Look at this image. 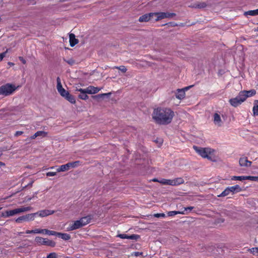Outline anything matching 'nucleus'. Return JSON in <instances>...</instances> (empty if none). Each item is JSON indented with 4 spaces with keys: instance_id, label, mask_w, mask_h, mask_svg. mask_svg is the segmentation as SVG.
Here are the masks:
<instances>
[{
    "instance_id": "f257e3e1",
    "label": "nucleus",
    "mask_w": 258,
    "mask_h": 258,
    "mask_svg": "<svg viewBox=\"0 0 258 258\" xmlns=\"http://www.w3.org/2000/svg\"><path fill=\"white\" fill-rule=\"evenodd\" d=\"M174 116V111L168 107H157L154 109L152 114V118L155 122L160 125L169 124L171 122Z\"/></svg>"
},
{
    "instance_id": "f03ea898",
    "label": "nucleus",
    "mask_w": 258,
    "mask_h": 258,
    "mask_svg": "<svg viewBox=\"0 0 258 258\" xmlns=\"http://www.w3.org/2000/svg\"><path fill=\"white\" fill-rule=\"evenodd\" d=\"M195 151L203 158H206L210 161H214L215 158V150L211 148H203L194 146Z\"/></svg>"
},
{
    "instance_id": "7ed1b4c3",
    "label": "nucleus",
    "mask_w": 258,
    "mask_h": 258,
    "mask_svg": "<svg viewBox=\"0 0 258 258\" xmlns=\"http://www.w3.org/2000/svg\"><path fill=\"white\" fill-rule=\"evenodd\" d=\"M32 208L30 206L28 207H21L19 208L15 209L12 210H7L5 212H3L1 214V217L4 218H7L11 216H13L15 215L20 214L21 213L25 212L31 210Z\"/></svg>"
},
{
    "instance_id": "20e7f679",
    "label": "nucleus",
    "mask_w": 258,
    "mask_h": 258,
    "mask_svg": "<svg viewBox=\"0 0 258 258\" xmlns=\"http://www.w3.org/2000/svg\"><path fill=\"white\" fill-rule=\"evenodd\" d=\"M17 89L13 84L7 83L0 87V95L8 96L12 95Z\"/></svg>"
},
{
    "instance_id": "39448f33",
    "label": "nucleus",
    "mask_w": 258,
    "mask_h": 258,
    "mask_svg": "<svg viewBox=\"0 0 258 258\" xmlns=\"http://www.w3.org/2000/svg\"><path fill=\"white\" fill-rule=\"evenodd\" d=\"M154 20L158 21L165 18H170L176 16V14L169 12H156L153 13Z\"/></svg>"
},
{
    "instance_id": "423d86ee",
    "label": "nucleus",
    "mask_w": 258,
    "mask_h": 258,
    "mask_svg": "<svg viewBox=\"0 0 258 258\" xmlns=\"http://www.w3.org/2000/svg\"><path fill=\"white\" fill-rule=\"evenodd\" d=\"M35 241L39 245H46L52 247H54L56 244L55 242L51 240L39 236H37L35 237Z\"/></svg>"
},
{
    "instance_id": "0eeeda50",
    "label": "nucleus",
    "mask_w": 258,
    "mask_h": 258,
    "mask_svg": "<svg viewBox=\"0 0 258 258\" xmlns=\"http://www.w3.org/2000/svg\"><path fill=\"white\" fill-rule=\"evenodd\" d=\"M244 101H245V99L243 97V95L241 94V91L238 93V95L236 97L231 98L229 100L230 104L234 107H236L240 105Z\"/></svg>"
},
{
    "instance_id": "6e6552de",
    "label": "nucleus",
    "mask_w": 258,
    "mask_h": 258,
    "mask_svg": "<svg viewBox=\"0 0 258 258\" xmlns=\"http://www.w3.org/2000/svg\"><path fill=\"white\" fill-rule=\"evenodd\" d=\"M36 217V214H28L18 217L15 219V222L17 223H22L23 222H28L33 221Z\"/></svg>"
},
{
    "instance_id": "1a4fd4ad",
    "label": "nucleus",
    "mask_w": 258,
    "mask_h": 258,
    "mask_svg": "<svg viewBox=\"0 0 258 258\" xmlns=\"http://www.w3.org/2000/svg\"><path fill=\"white\" fill-rule=\"evenodd\" d=\"M57 85L56 88L58 92L60 95L63 97H65L69 92L66 91L62 86L61 84V81L59 77H57L56 79Z\"/></svg>"
},
{
    "instance_id": "9d476101",
    "label": "nucleus",
    "mask_w": 258,
    "mask_h": 258,
    "mask_svg": "<svg viewBox=\"0 0 258 258\" xmlns=\"http://www.w3.org/2000/svg\"><path fill=\"white\" fill-rule=\"evenodd\" d=\"M154 20L153 13H150L149 14H146L141 16L139 19V22H148L150 20Z\"/></svg>"
},
{
    "instance_id": "9b49d317",
    "label": "nucleus",
    "mask_w": 258,
    "mask_h": 258,
    "mask_svg": "<svg viewBox=\"0 0 258 258\" xmlns=\"http://www.w3.org/2000/svg\"><path fill=\"white\" fill-rule=\"evenodd\" d=\"M53 213H54V211L46 209L40 210L37 212L34 213V214H36V216L38 215L40 217H46L49 215H51Z\"/></svg>"
},
{
    "instance_id": "f8f14e48",
    "label": "nucleus",
    "mask_w": 258,
    "mask_h": 258,
    "mask_svg": "<svg viewBox=\"0 0 258 258\" xmlns=\"http://www.w3.org/2000/svg\"><path fill=\"white\" fill-rule=\"evenodd\" d=\"M82 225L83 224H81L79 220L75 221L72 224L70 225V226L67 228V231H73L79 229L82 227Z\"/></svg>"
},
{
    "instance_id": "ddd939ff",
    "label": "nucleus",
    "mask_w": 258,
    "mask_h": 258,
    "mask_svg": "<svg viewBox=\"0 0 258 258\" xmlns=\"http://www.w3.org/2000/svg\"><path fill=\"white\" fill-rule=\"evenodd\" d=\"M117 237L121 239H128L132 240H137L140 238V236L137 234H132L131 235H128L126 234H119L117 236Z\"/></svg>"
},
{
    "instance_id": "4468645a",
    "label": "nucleus",
    "mask_w": 258,
    "mask_h": 258,
    "mask_svg": "<svg viewBox=\"0 0 258 258\" xmlns=\"http://www.w3.org/2000/svg\"><path fill=\"white\" fill-rule=\"evenodd\" d=\"M239 163L240 166L250 167L252 162L247 159L246 157H241L239 160Z\"/></svg>"
},
{
    "instance_id": "2eb2a0df",
    "label": "nucleus",
    "mask_w": 258,
    "mask_h": 258,
    "mask_svg": "<svg viewBox=\"0 0 258 258\" xmlns=\"http://www.w3.org/2000/svg\"><path fill=\"white\" fill-rule=\"evenodd\" d=\"M241 92L242 95H243L245 101L248 97L253 96L256 94V91L254 89H252L249 91H241Z\"/></svg>"
},
{
    "instance_id": "dca6fc26",
    "label": "nucleus",
    "mask_w": 258,
    "mask_h": 258,
    "mask_svg": "<svg viewBox=\"0 0 258 258\" xmlns=\"http://www.w3.org/2000/svg\"><path fill=\"white\" fill-rule=\"evenodd\" d=\"M191 87V86L185 87L184 89H178L177 92L176 94V97L180 100L183 99L185 94L184 90H187L188 89Z\"/></svg>"
},
{
    "instance_id": "f3484780",
    "label": "nucleus",
    "mask_w": 258,
    "mask_h": 258,
    "mask_svg": "<svg viewBox=\"0 0 258 258\" xmlns=\"http://www.w3.org/2000/svg\"><path fill=\"white\" fill-rule=\"evenodd\" d=\"M79 91L81 94L79 95V98L82 100H87L88 98V96L87 95V92L86 89H79L76 90Z\"/></svg>"
},
{
    "instance_id": "a211bd4d",
    "label": "nucleus",
    "mask_w": 258,
    "mask_h": 258,
    "mask_svg": "<svg viewBox=\"0 0 258 258\" xmlns=\"http://www.w3.org/2000/svg\"><path fill=\"white\" fill-rule=\"evenodd\" d=\"M86 90L88 94H92L97 93L100 90V89L98 87L90 86Z\"/></svg>"
},
{
    "instance_id": "6ab92c4d",
    "label": "nucleus",
    "mask_w": 258,
    "mask_h": 258,
    "mask_svg": "<svg viewBox=\"0 0 258 258\" xmlns=\"http://www.w3.org/2000/svg\"><path fill=\"white\" fill-rule=\"evenodd\" d=\"M214 122L216 125H217L218 126H221L222 125V120L221 119V117L219 114L217 113H215L214 114Z\"/></svg>"
},
{
    "instance_id": "aec40b11",
    "label": "nucleus",
    "mask_w": 258,
    "mask_h": 258,
    "mask_svg": "<svg viewBox=\"0 0 258 258\" xmlns=\"http://www.w3.org/2000/svg\"><path fill=\"white\" fill-rule=\"evenodd\" d=\"M79 40L76 38L75 34L71 33L70 34V44L71 47L74 46L78 43Z\"/></svg>"
},
{
    "instance_id": "412c9836",
    "label": "nucleus",
    "mask_w": 258,
    "mask_h": 258,
    "mask_svg": "<svg viewBox=\"0 0 258 258\" xmlns=\"http://www.w3.org/2000/svg\"><path fill=\"white\" fill-rule=\"evenodd\" d=\"M91 216H87L86 217H83L81 218L79 221H80V222L81 223V224L82 225V227L89 224L91 220Z\"/></svg>"
},
{
    "instance_id": "4be33fe9",
    "label": "nucleus",
    "mask_w": 258,
    "mask_h": 258,
    "mask_svg": "<svg viewBox=\"0 0 258 258\" xmlns=\"http://www.w3.org/2000/svg\"><path fill=\"white\" fill-rule=\"evenodd\" d=\"M70 164L69 163L62 165L59 166L58 168L56 169L57 172H64L66 171H68L70 169Z\"/></svg>"
},
{
    "instance_id": "5701e85b",
    "label": "nucleus",
    "mask_w": 258,
    "mask_h": 258,
    "mask_svg": "<svg viewBox=\"0 0 258 258\" xmlns=\"http://www.w3.org/2000/svg\"><path fill=\"white\" fill-rule=\"evenodd\" d=\"M230 191L232 194L234 193H237L241 191V188L238 185H235L234 186L229 187Z\"/></svg>"
},
{
    "instance_id": "b1692460",
    "label": "nucleus",
    "mask_w": 258,
    "mask_h": 258,
    "mask_svg": "<svg viewBox=\"0 0 258 258\" xmlns=\"http://www.w3.org/2000/svg\"><path fill=\"white\" fill-rule=\"evenodd\" d=\"M173 186H177L183 184L184 182V179L181 177H177L172 179Z\"/></svg>"
},
{
    "instance_id": "393cba45",
    "label": "nucleus",
    "mask_w": 258,
    "mask_h": 258,
    "mask_svg": "<svg viewBox=\"0 0 258 258\" xmlns=\"http://www.w3.org/2000/svg\"><path fill=\"white\" fill-rule=\"evenodd\" d=\"M252 112L254 116L258 115V100L254 101Z\"/></svg>"
},
{
    "instance_id": "a878e982",
    "label": "nucleus",
    "mask_w": 258,
    "mask_h": 258,
    "mask_svg": "<svg viewBox=\"0 0 258 258\" xmlns=\"http://www.w3.org/2000/svg\"><path fill=\"white\" fill-rule=\"evenodd\" d=\"M64 98L72 104H75L76 103L75 98L73 95L70 94V93H68Z\"/></svg>"
},
{
    "instance_id": "bb28decb",
    "label": "nucleus",
    "mask_w": 258,
    "mask_h": 258,
    "mask_svg": "<svg viewBox=\"0 0 258 258\" xmlns=\"http://www.w3.org/2000/svg\"><path fill=\"white\" fill-rule=\"evenodd\" d=\"M207 4L205 2H201L197 4H195L192 7L195 8H199V9H202V8H205L207 7Z\"/></svg>"
},
{
    "instance_id": "cd10ccee",
    "label": "nucleus",
    "mask_w": 258,
    "mask_h": 258,
    "mask_svg": "<svg viewBox=\"0 0 258 258\" xmlns=\"http://www.w3.org/2000/svg\"><path fill=\"white\" fill-rule=\"evenodd\" d=\"M58 236L64 240H69L71 238V236L68 233H61L59 232Z\"/></svg>"
},
{
    "instance_id": "c85d7f7f",
    "label": "nucleus",
    "mask_w": 258,
    "mask_h": 258,
    "mask_svg": "<svg viewBox=\"0 0 258 258\" xmlns=\"http://www.w3.org/2000/svg\"><path fill=\"white\" fill-rule=\"evenodd\" d=\"M258 15V9L254 10H250L244 13V15L256 16Z\"/></svg>"
},
{
    "instance_id": "c756f323",
    "label": "nucleus",
    "mask_w": 258,
    "mask_h": 258,
    "mask_svg": "<svg viewBox=\"0 0 258 258\" xmlns=\"http://www.w3.org/2000/svg\"><path fill=\"white\" fill-rule=\"evenodd\" d=\"M168 216H174L177 214H185L184 211H169L167 213Z\"/></svg>"
},
{
    "instance_id": "7c9ffc66",
    "label": "nucleus",
    "mask_w": 258,
    "mask_h": 258,
    "mask_svg": "<svg viewBox=\"0 0 258 258\" xmlns=\"http://www.w3.org/2000/svg\"><path fill=\"white\" fill-rule=\"evenodd\" d=\"M230 191L229 187H227L218 196V197H225L230 194Z\"/></svg>"
},
{
    "instance_id": "2f4dec72",
    "label": "nucleus",
    "mask_w": 258,
    "mask_h": 258,
    "mask_svg": "<svg viewBox=\"0 0 258 258\" xmlns=\"http://www.w3.org/2000/svg\"><path fill=\"white\" fill-rule=\"evenodd\" d=\"M80 161H76L75 162H69L70 164V167L71 168H74L75 167H78L80 165Z\"/></svg>"
},
{
    "instance_id": "473e14b6",
    "label": "nucleus",
    "mask_w": 258,
    "mask_h": 258,
    "mask_svg": "<svg viewBox=\"0 0 258 258\" xmlns=\"http://www.w3.org/2000/svg\"><path fill=\"white\" fill-rule=\"evenodd\" d=\"M231 179L235 180L242 181V180H245V176H234L231 178Z\"/></svg>"
},
{
    "instance_id": "72a5a7b5",
    "label": "nucleus",
    "mask_w": 258,
    "mask_h": 258,
    "mask_svg": "<svg viewBox=\"0 0 258 258\" xmlns=\"http://www.w3.org/2000/svg\"><path fill=\"white\" fill-rule=\"evenodd\" d=\"M36 134H37V137L40 136L42 137H45L47 135V132H45L42 131H37L36 132Z\"/></svg>"
},
{
    "instance_id": "f704fd0d",
    "label": "nucleus",
    "mask_w": 258,
    "mask_h": 258,
    "mask_svg": "<svg viewBox=\"0 0 258 258\" xmlns=\"http://www.w3.org/2000/svg\"><path fill=\"white\" fill-rule=\"evenodd\" d=\"M248 179L251 181H258V176H245V180Z\"/></svg>"
},
{
    "instance_id": "c9c22d12",
    "label": "nucleus",
    "mask_w": 258,
    "mask_h": 258,
    "mask_svg": "<svg viewBox=\"0 0 258 258\" xmlns=\"http://www.w3.org/2000/svg\"><path fill=\"white\" fill-rule=\"evenodd\" d=\"M249 251L253 255H258V247H253L249 249Z\"/></svg>"
},
{
    "instance_id": "e433bc0d",
    "label": "nucleus",
    "mask_w": 258,
    "mask_h": 258,
    "mask_svg": "<svg viewBox=\"0 0 258 258\" xmlns=\"http://www.w3.org/2000/svg\"><path fill=\"white\" fill-rule=\"evenodd\" d=\"M115 68L120 71L122 73H125L127 71L126 68L124 66H121L119 67H115Z\"/></svg>"
},
{
    "instance_id": "4c0bfd02",
    "label": "nucleus",
    "mask_w": 258,
    "mask_h": 258,
    "mask_svg": "<svg viewBox=\"0 0 258 258\" xmlns=\"http://www.w3.org/2000/svg\"><path fill=\"white\" fill-rule=\"evenodd\" d=\"M47 234L49 235H54V236H57L58 235L59 232L54 231H51L47 229V231H46Z\"/></svg>"
},
{
    "instance_id": "58836bf2",
    "label": "nucleus",
    "mask_w": 258,
    "mask_h": 258,
    "mask_svg": "<svg viewBox=\"0 0 258 258\" xmlns=\"http://www.w3.org/2000/svg\"><path fill=\"white\" fill-rule=\"evenodd\" d=\"M46 258H57V254L55 252L50 253Z\"/></svg>"
},
{
    "instance_id": "ea45409f",
    "label": "nucleus",
    "mask_w": 258,
    "mask_h": 258,
    "mask_svg": "<svg viewBox=\"0 0 258 258\" xmlns=\"http://www.w3.org/2000/svg\"><path fill=\"white\" fill-rule=\"evenodd\" d=\"M184 210L183 211H184L185 214H187V211L188 210L189 211H191L194 209V207H187L186 208H183Z\"/></svg>"
},
{
    "instance_id": "a19ab883",
    "label": "nucleus",
    "mask_w": 258,
    "mask_h": 258,
    "mask_svg": "<svg viewBox=\"0 0 258 258\" xmlns=\"http://www.w3.org/2000/svg\"><path fill=\"white\" fill-rule=\"evenodd\" d=\"M106 95V94H98V95L93 96L92 97L94 99H99V98H100L103 96H104V95Z\"/></svg>"
},
{
    "instance_id": "79ce46f5",
    "label": "nucleus",
    "mask_w": 258,
    "mask_h": 258,
    "mask_svg": "<svg viewBox=\"0 0 258 258\" xmlns=\"http://www.w3.org/2000/svg\"><path fill=\"white\" fill-rule=\"evenodd\" d=\"M56 175V172H48L46 173L47 176H53Z\"/></svg>"
},
{
    "instance_id": "37998d69",
    "label": "nucleus",
    "mask_w": 258,
    "mask_h": 258,
    "mask_svg": "<svg viewBox=\"0 0 258 258\" xmlns=\"http://www.w3.org/2000/svg\"><path fill=\"white\" fill-rule=\"evenodd\" d=\"M154 216L157 218L165 217V215L164 213H157L154 215Z\"/></svg>"
},
{
    "instance_id": "c03bdc74",
    "label": "nucleus",
    "mask_w": 258,
    "mask_h": 258,
    "mask_svg": "<svg viewBox=\"0 0 258 258\" xmlns=\"http://www.w3.org/2000/svg\"><path fill=\"white\" fill-rule=\"evenodd\" d=\"M7 51L0 53V61H1L3 58L6 56Z\"/></svg>"
},
{
    "instance_id": "a18cd8bd",
    "label": "nucleus",
    "mask_w": 258,
    "mask_h": 258,
    "mask_svg": "<svg viewBox=\"0 0 258 258\" xmlns=\"http://www.w3.org/2000/svg\"><path fill=\"white\" fill-rule=\"evenodd\" d=\"M173 186L172 179H166V184Z\"/></svg>"
},
{
    "instance_id": "49530a36",
    "label": "nucleus",
    "mask_w": 258,
    "mask_h": 258,
    "mask_svg": "<svg viewBox=\"0 0 258 258\" xmlns=\"http://www.w3.org/2000/svg\"><path fill=\"white\" fill-rule=\"evenodd\" d=\"M166 179L162 178L159 180V182L163 185H165L166 184Z\"/></svg>"
},
{
    "instance_id": "de8ad7c7",
    "label": "nucleus",
    "mask_w": 258,
    "mask_h": 258,
    "mask_svg": "<svg viewBox=\"0 0 258 258\" xmlns=\"http://www.w3.org/2000/svg\"><path fill=\"white\" fill-rule=\"evenodd\" d=\"M19 59L23 63L26 64V60L22 57V56H19Z\"/></svg>"
},
{
    "instance_id": "09e8293b",
    "label": "nucleus",
    "mask_w": 258,
    "mask_h": 258,
    "mask_svg": "<svg viewBox=\"0 0 258 258\" xmlns=\"http://www.w3.org/2000/svg\"><path fill=\"white\" fill-rule=\"evenodd\" d=\"M23 134L22 131H17L15 134V136L18 137Z\"/></svg>"
},
{
    "instance_id": "8fccbe9b",
    "label": "nucleus",
    "mask_w": 258,
    "mask_h": 258,
    "mask_svg": "<svg viewBox=\"0 0 258 258\" xmlns=\"http://www.w3.org/2000/svg\"><path fill=\"white\" fill-rule=\"evenodd\" d=\"M33 230V233L34 234H40V229H34Z\"/></svg>"
},
{
    "instance_id": "3c124183",
    "label": "nucleus",
    "mask_w": 258,
    "mask_h": 258,
    "mask_svg": "<svg viewBox=\"0 0 258 258\" xmlns=\"http://www.w3.org/2000/svg\"><path fill=\"white\" fill-rule=\"evenodd\" d=\"M46 231H47V229H40V234H47Z\"/></svg>"
},
{
    "instance_id": "603ef678",
    "label": "nucleus",
    "mask_w": 258,
    "mask_h": 258,
    "mask_svg": "<svg viewBox=\"0 0 258 258\" xmlns=\"http://www.w3.org/2000/svg\"><path fill=\"white\" fill-rule=\"evenodd\" d=\"M143 255V252H142L137 251V252H135V255L136 256H140V255Z\"/></svg>"
},
{
    "instance_id": "864d4df0",
    "label": "nucleus",
    "mask_w": 258,
    "mask_h": 258,
    "mask_svg": "<svg viewBox=\"0 0 258 258\" xmlns=\"http://www.w3.org/2000/svg\"><path fill=\"white\" fill-rule=\"evenodd\" d=\"M25 233L26 234H34L33 230H27Z\"/></svg>"
},
{
    "instance_id": "5fc2aeb1",
    "label": "nucleus",
    "mask_w": 258,
    "mask_h": 258,
    "mask_svg": "<svg viewBox=\"0 0 258 258\" xmlns=\"http://www.w3.org/2000/svg\"><path fill=\"white\" fill-rule=\"evenodd\" d=\"M67 62L71 65H72L74 63V60L72 59L68 60Z\"/></svg>"
},
{
    "instance_id": "6e6d98bb",
    "label": "nucleus",
    "mask_w": 258,
    "mask_h": 258,
    "mask_svg": "<svg viewBox=\"0 0 258 258\" xmlns=\"http://www.w3.org/2000/svg\"><path fill=\"white\" fill-rule=\"evenodd\" d=\"M37 137L36 133H35L31 137V139H34Z\"/></svg>"
},
{
    "instance_id": "4d7b16f0",
    "label": "nucleus",
    "mask_w": 258,
    "mask_h": 258,
    "mask_svg": "<svg viewBox=\"0 0 258 258\" xmlns=\"http://www.w3.org/2000/svg\"><path fill=\"white\" fill-rule=\"evenodd\" d=\"M152 181L154 182H159V180L157 178H154L152 179Z\"/></svg>"
},
{
    "instance_id": "13d9d810",
    "label": "nucleus",
    "mask_w": 258,
    "mask_h": 258,
    "mask_svg": "<svg viewBox=\"0 0 258 258\" xmlns=\"http://www.w3.org/2000/svg\"><path fill=\"white\" fill-rule=\"evenodd\" d=\"M5 166V164L2 162H0V167L1 166Z\"/></svg>"
},
{
    "instance_id": "bf43d9fd",
    "label": "nucleus",
    "mask_w": 258,
    "mask_h": 258,
    "mask_svg": "<svg viewBox=\"0 0 258 258\" xmlns=\"http://www.w3.org/2000/svg\"><path fill=\"white\" fill-rule=\"evenodd\" d=\"M8 64L10 66H13L14 65V63L13 62H8Z\"/></svg>"
},
{
    "instance_id": "052dcab7",
    "label": "nucleus",
    "mask_w": 258,
    "mask_h": 258,
    "mask_svg": "<svg viewBox=\"0 0 258 258\" xmlns=\"http://www.w3.org/2000/svg\"><path fill=\"white\" fill-rule=\"evenodd\" d=\"M33 182V181H32L30 183H29V184H28V186H29V185H30V186H32Z\"/></svg>"
},
{
    "instance_id": "680f3d73",
    "label": "nucleus",
    "mask_w": 258,
    "mask_h": 258,
    "mask_svg": "<svg viewBox=\"0 0 258 258\" xmlns=\"http://www.w3.org/2000/svg\"><path fill=\"white\" fill-rule=\"evenodd\" d=\"M2 209V207H1V208H0V210H1Z\"/></svg>"
}]
</instances>
